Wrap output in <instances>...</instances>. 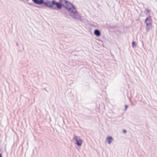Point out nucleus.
<instances>
[{
  "mask_svg": "<svg viewBox=\"0 0 157 157\" xmlns=\"http://www.w3.org/2000/svg\"><path fill=\"white\" fill-rule=\"evenodd\" d=\"M145 21L146 23V25H152V21L150 17H147L145 20Z\"/></svg>",
  "mask_w": 157,
  "mask_h": 157,
  "instance_id": "20e7f679",
  "label": "nucleus"
},
{
  "mask_svg": "<svg viewBox=\"0 0 157 157\" xmlns=\"http://www.w3.org/2000/svg\"><path fill=\"white\" fill-rule=\"evenodd\" d=\"M149 11H150V10H147V12H148H148H149Z\"/></svg>",
  "mask_w": 157,
  "mask_h": 157,
  "instance_id": "9b49d317",
  "label": "nucleus"
},
{
  "mask_svg": "<svg viewBox=\"0 0 157 157\" xmlns=\"http://www.w3.org/2000/svg\"><path fill=\"white\" fill-rule=\"evenodd\" d=\"M73 139L76 140V144L78 146H80L82 145V141L81 140L79 137H77L76 136L74 135Z\"/></svg>",
  "mask_w": 157,
  "mask_h": 157,
  "instance_id": "f03ea898",
  "label": "nucleus"
},
{
  "mask_svg": "<svg viewBox=\"0 0 157 157\" xmlns=\"http://www.w3.org/2000/svg\"><path fill=\"white\" fill-rule=\"evenodd\" d=\"M0 157H2V155L1 154H0Z\"/></svg>",
  "mask_w": 157,
  "mask_h": 157,
  "instance_id": "f8f14e48",
  "label": "nucleus"
},
{
  "mask_svg": "<svg viewBox=\"0 0 157 157\" xmlns=\"http://www.w3.org/2000/svg\"><path fill=\"white\" fill-rule=\"evenodd\" d=\"M127 132L126 130L125 129H124L123 130V133H126Z\"/></svg>",
  "mask_w": 157,
  "mask_h": 157,
  "instance_id": "9d476101",
  "label": "nucleus"
},
{
  "mask_svg": "<svg viewBox=\"0 0 157 157\" xmlns=\"http://www.w3.org/2000/svg\"><path fill=\"white\" fill-rule=\"evenodd\" d=\"M152 25H146V30L147 32H148L150 29L151 28Z\"/></svg>",
  "mask_w": 157,
  "mask_h": 157,
  "instance_id": "0eeeda50",
  "label": "nucleus"
},
{
  "mask_svg": "<svg viewBox=\"0 0 157 157\" xmlns=\"http://www.w3.org/2000/svg\"><path fill=\"white\" fill-rule=\"evenodd\" d=\"M132 46L133 48H134L136 47L135 42L134 41H133L132 43Z\"/></svg>",
  "mask_w": 157,
  "mask_h": 157,
  "instance_id": "6e6552de",
  "label": "nucleus"
},
{
  "mask_svg": "<svg viewBox=\"0 0 157 157\" xmlns=\"http://www.w3.org/2000/svg\"><path fill=\"white\" fill-rule=\"evenodd\" d=\"M128 107V105H125V109L124 110H127V109Z\"/></svg>",
  "mask_w": 157,
  "mask_h": 157,
  "instance_id": "1a4fd4ad",
  "label": "nucleus"
},
{
  "mask_svg": "<svg viewBox=\"0 0 157 157\" xmlns=\"http://www.w3.org/2000/svg\"><path fill=\"white\" fill-rule=\"evenodd\" d=\"M43 4L44 6L50 9L56 10V9H61L62 6L71 12L70 15L75 19L79 20L81 16L77 11L76 8L71 2L66 0H59V2H57L55 0L51 2L49 0L44 2Z\"/></svg>",
  "mask_w": 157,
  "mask_h": 157,
  "instance_id": "f257e3e1",
  "label": "nucleus"
},
{
  "mask_svg": "<svg viewBox=\"0 0 157 157\" xmlns=\"http://www.w3.org/2000/svg\"><path fill=\"white\" fill-rule=\"evenodd\" d=\"M113 140V138L111 136H109L107 137L106 140V141L107 142V143L109 144H111Z\"/></svg>",
  "mask_w": 157,
  "mask_h": 157,
  "instance_id": "39448f33",
  "label": "nucleus"
},
{
  "mask_svg": "<svg viewBox=\"0 0 157 157\" xmlns=\"http://www.w3.org/2000/svg\"><path fill=\"white\" fill-rule=\"evenodd\" d=\"M94 34L97 36H99L101 35V33L98 29H95L94 32Z\"/></svg>",
  "mask_w": 157,
  "mask_h": 157,
  "instance_id": "423d86ee",
  "label": "nucleus"
},
{
  "mask_svg": "<svg viewBox=\"0 0 157 157\" xmlns=\"http://www.w3.org/2000/svg\"><path fill=\"white\" fill-rule=\"evenodd\" d=\"M33 2L36 4L41 5L44 3V0H32Z\"/></svg>",
  "mask_w": 157,
  "mask_h": 157,
  "instance_id": "7ed1b4c3",
  "label": "nucleus"
}]
</instances>
